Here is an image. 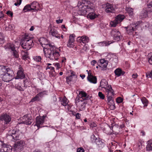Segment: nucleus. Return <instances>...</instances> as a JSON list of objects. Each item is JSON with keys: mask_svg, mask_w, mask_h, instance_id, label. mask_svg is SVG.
<instances>
[{"mask_svg": "<svg viewBox=\"0 0 152 152\" xmlns=\"http://www.w3.org/2000/svg\"><path fill=\"white\" fill-rule=\"evenodd\" d=\"M89 126L93 128L94 127H96L97 125L96 123H94V122H92L90 123Z\"/></svg>", "mask_w": 152, "mask_h": 152, "instance_id": "bf43d9fd", "label": "nucleus"}, {"mask_svg": "<svg viewBox=\"0 0 152 152\" xmlns=\"http://www.w3.org/2000/svg\"><path fill=\"white\" fill-rule=\"evenodd\" d=\"M34 45L33 39L28 34H25L21 41V46L23 49H30Z\"/></svg>", "mask_w": 152, "mask_h": 152, "instance_id": "39448f33", "label": "nucleus"}, {"mask_svg": "<svg viewBox=\"0 0 152 152\" xmlns=\"http://www.w3.org/2000/svg\"><path fill=\"white\" fill-rule=\"evenodd\" d=\"M34 60L37 62H39L41 60V57L40 56H36L33 57Z\"/></svg>", "mask_w": 152, "mask_h": 152, "instance_id": "09e8293b", "label": "nucleus"}, {"mask_svg": "<svg viewBox=\"0 0 152 152\" xmlns=\"http://www.w3.org/2000/svg\"><path fill=\"white\" fill-rule=\"evenodd\" d=\"M25 147V141L22 140L18 142L15 144V149H18L20 151L23 150L24 148Z\"/></svg>", "mask_w": 152, "mask_h": 152, "instance_id": "dca6fc26", "label": "nucleus"}, {"mask_svg": "<svg viewBox=\"0 0 152 152\" xmlns=\"http://www.w3.org/2000/svg\"><path fill=\"white\" fill-rule=\"evenodd\" d=\"M77 152H84V149L82 147H80L77 148Z\"/></svg>", "mask_w": 152, "mask_h": 152, "instance_id": "680f3d73", "label": "nucleus"}, {"mask_svg": "<svg viewBox=\"0 0 152 152\" xmlns=\"http://www.w3.org/2000/svg\"><path fill=\"white\" fill-rule=\"evenodd\" d=\"M98 96L100 99H104L105 98V96L101 92H99Z\"/></svg>", "mask_w": 152, "mask_h": 152, "instance_id": "864d4df0", "label": "nucleus"}, {"mask_svg": "<svg viewBox=\"0 0 152 152\" xmlns=\"http://www.w3.org/2000/svg\"><path fill=\"white\" fill-rule=\"evenodd\" d=\"M106 57V59H108V61H110L111 59V61H112L113 63V61L115 62V64L118 62L117 57L115 54L111 53L108 55Z\"/></svg>", "mask_w": 152, "mask_h": 152, "instance_id": "aec40b11", "label": "nucleus"}, {"mask_svg": "<svg viewBox=\"0 0 152 152\" xmlns=\"http://www.w3.org/2000/svg\"><path fill=\"white\" fill-rule=\"evenodd\" d=\"M39 41L43 48V51L46 58L52 60H58L60 55V50L49 44L45 38H41Z\"/></svg>", "mask_w": 152, "mask_h": 152, "instance_id": "f257e3e1", "label": "nucleus"}, {"mask_svg": "<svg viewBox=\"0 0 152 152\" xmlns=\"http://www.w3.org/2000/svg\"><path fill=\"white\" fill-rule=\"evenodd\" d=\"M96 137H95V135L93 134L90 137V141L92 144H94L95 142V141L96 140L95 138H96Z\"/></svg>", "mask_w": 152, "mask_h": 152, "instance_id": "8fccbe9b", "label": "nucleus"}, {"mask_svg": "<svg viewBox=\"0 0 152 152\" xmlns=\"http://www.w3.org/2000/svg\"><path fill=\"white\" fill-rule=\"evenodd\" d=\"M118 23H119L115 19L114 20L110 22V25L111 27H115Z\"/></svg>", "mask_w": 152, "mask_h": 152, "instance_id": "c03bdc74", "label": "nucleus"}, {"mask_svg": "<svg viewBox=\"0 0 152 152\" xmlns=\"http://www.w3.org/2000/svg\"><path fill=\"white\" fill-rule=\"evenodd\" d=\"M45 117L44 116H37L35 120V125L37 128L38 129L44 127L43 124L44 123L45 119Z\"/></svg>", "mask_w": 152, "mask_h": 152, "instance_id": "0eeeda50", "label": "nucleus"}, {"mask_svg": "<svg viewBox=\"0 0 152 152\" xmlns=\"http://www.w3.org/2000/svg\"><path fill=\"white\" fill-rule=\"evenodd\" d=\"M13 52V55L14 58H18L19 57L18 52L15 50V48L12 50Z\"/></svg>", "mask_w": 152, "mask_h": 152, "instance_id": "49530a36", "label": "nucleus"}, {"mask_svg": "<svg viewBox=\"0 0 152 152\" xmlns=\"http://www.w3.org/2000/svg\"><path fill=\"white\" fill-rule=\"evenodd\" d=\"M45 94V91L41 92L39 93L31 99L30 102H33L35 101H39L40 99V98L43 97Z\"/></svg>", "mask_w": 152, "mask_h": 152, "instance_id": "f3484780", "label": "nucleus"}, {"mask_svg": "<svg viewBox=\"0 0 152 152\" xmlns=\"http://www.w3.org/2000/svg\"><path fill=\"white\" fill-rule=\"evenodd\" d=\"M111 44L110 41H103L98 43V45L100 46H107Z\"/></svg>", "mask_w": 152, "mask_h": 152, "instance_id": "f704fd0d", "label": "nucleus"}, {"mask_svg": "<svg viewBox=\"0 0 152 152\" xmlns=\"http://www.w3.org/2000/svg\"><path fill=\"white\" fill-rule=\"evenodd\" d=\"M5 42L4 37L2 33L0 32V45H2Z\"/></svg>", "mask_w": 152, "mask_h": 152, "instance_id": "58836bf2", "label": "nucleus"}, {"mask_svg": "<svg viewBox=\"0 0 152 152\" xmlns=\"http://www.w3.org/2000/svg\"><path fill=\"white\" fill-rule=\"evenodd\" d=\"M126 30L128 34H130L133 31L134 29V27L131 26H129L127 27Z\"/></svg>", "mask_w": 152, "mask_h": 152, "instance_id": "79ce46f5", "label": "nucleus"}, {"mask_svg": "<svg viewBox=\"0 0 152 152\" xmlns=\"http://www.w3.org/2000/svg\"><path fill=\"white\" fill-rule=\"evenodd\" d=\"M22 0H14V2H15L14 5L17 6H19L21 4Z\"/></svg>", "mask_w": 152, "mask_h": 152, "instance_id": "3c124183", "label": "nucleus"}, {"mask_svg": "<svg viewBox=\"0 0 152 152\" xmlns=\"http://www.w3.org/2000/svg\"><path fill=\"white\" fill-rule=\"evenodd\" d=\"M126 10L129 15L130 16H132L133 15V9L132 8L126 7Z\"/></svg>", "mask_w": 152, "mask_h": 152, "instance_id": "37998d69", "label": "nucleus"}, {"mask_svg": "<svg viewBox=\"0 0 152 152\" xmlns=\"http://www.w3.org/2000/svg\"><path fill=\"white\" fill-rule=\"evenodd\" d=\"M151 6H148V7L145 8L146 12L148 14V17H152V8Z\"/></svg>", "mask_w": 152, "mask_h": 152, "instance_id": "2f4dec72", "label": "nucleus"}, {"mask_svg": "<svg viewBox=\"0 0 152 152\" xmlns=\"http://www.w3.org/2000/svg\"><path fill=\"white\" fill-rule=\"evenodd\" d=\"M78 6L79 7V10L78 13L80 15H84L87 13L89 14L94 12L93 6L85 5L83 2L78 4Z\"/></svg>", "mask_w": 152, "mask_h": 152, "instance_id": "20e7f679", "label": "nucleus"}, {"mask_svg": "<svg viewBox=\"0 0 152 152\" xmlns=\"http://www.w3.org/2000/svg\"><path fill=\"white\" fill-rule=\"evenodd\" d=\"M77 78H75L74 77H72V76H69L66 77V81L68 84H69L71 82L73 83L75 82V81L77 80Z\"/></svg>", "mask_w": 152, "mask_h": 152, "instance_id": "bb28decb", "label": "nucleus"}, {"mask_svg": "<svg viewBox=\"0 0 152 152\" xmlns=\"http://www.w3.org/2000/svg\"><path fill=\"white\" fill-rule=\"evenodd\" d=\"M136 26H137L139 25L141 27H142V25H143L145 24V23L142 22L141 20L138 21L136 23Z\"/></svg>", "mask_w": 152, "mask_h": 152, "instance_id": "5fc2aeb1", "label": "nucleus"}, {"mask_svg": "<svg viewBox=\"0 0 152 152\" xmlns=\"http://www.w3.org/2000/svg\"><path fill=\"white\" fill-rule=\"evenodd\" d=\"M102 7L105 9L106 12L107 13H114L115 12V7L112 4L107 3L104 4L102 5Z\"/></svg>", "mask_w": 152, "mask_h": 152, "instance_id": "6e6552de", "label": "nucleus"}, {"mask_svg": "<svg viewBox=\"0 0 152 152\" xmlns=\"http://www.w3.org/2000/svg\"><path fill=\"white\" fill-rule=\"evenodd\" d=\"M111 36L113 37V39L115 41H118L121 39V34L118 30L114 29L111 32Z\"/></svg>", "mask_w": 152, "mask_h": 152, "instance_id": "9b49d317", "label": "nucleus"}, {"mask_svg": "<svg viewBox=\"0 0 152 152\" xmlns=\"http://www.w3.org/2000/svg\"><path fill=\"white\" fill-rule=\"evenodd\" d=\"M108 129L111 130L112 134H117L121 132V129L120 128L119 124H112Z\"/></svg>", "mask_w": 152, "mask_h": 152, "instance_id": "423d86ee", "label": "nucleus"}, {"mask_svg": "<svg viewBox=\"0 0 152 152\" xmlns=\"http://www.w3.org/2000/svg\"><path fill=\"white\" fill-rule=\"evenodd\" d=\"M114 72L115 75L117 77H119L122 75H124L125 73V72L123 71L120 68H118L116 69L115 70Z\"/></svg>", "mask_w": 152, "mask_h": 152, "instance_id": "5701e85b", "label": "nucleus"}, {"mask_svg": "<svg viewBox=\"0 0 152 152\" xmlns=\"http://www.w3.org/2000/svg\"><path fill=\"white\" fill-rule=\"evenodd\" d=\"M53 65L56 67V69H58L61 67L60 64L59 63H54Z\"/></svg>", "mask_w": 152, "mask_h": 152, "instance_id": "052dcab7", "label": "nucleus"}, {"mask_svg": "<svg viewBox=\"0 0 152 152\" xmlns=\"http://www.w3.org/2000/svg\"><path fill=\"white\" fill-rule=\"evenodd\" d=\"M69 101L67 98L64 96L61 101V104L64 106H66L68 104Z\"/></svg>", "mask_w": 152, "mask_h": 152, "instance_id": "a19ab883", "label": "nucleus"}, {"mask_svg": "<svg viewBox=\"0 0 152 152\" xmlns=\"http://www.w3.org/2000/svg\"><path fill=\"white\" fill-rule=\"evenodd\" d=\"M145 9H143V10L141 11L140 15L139 18L140 19H142L146 18L148 16V14L146 12Z\"/></svg>", "mask_w": 152, "mask_h": 152, "instance_id": "c85d7f7f", "label": "nucleus"}, {"mask_svg": "<svg viewBox=\"0 0 152 152\" xmlns=\"http://www.w3.org/2000/svg\"><path fill=\"white\" fill-rule=\"evenodd\" d=\"M48 69H50V70L52 72H55V68L53 67L52 66H47L46 68V70H47Z\"/></svg>", "mask_w": 152, "mask_h": 152, "instance_id": "13d9d810", "label": "nucleus"}, {"mask_svg": "<svg viewBox=\"0 0 152 152\" xmlns=\"http://www.w3.org/2000/svg\"><path fill=\"white\" fill-rule=\"evenodd\" d=\"M22 123L27 125H30L33 122V120L30 115H25L23 118Z\"/></svg>", "mask_w": 152, "mask_h": 152, "instance_id": "f8f14e48", "label": "nucleus"}, {"mask_svg": "<svg viewBox=\"0 0 152 152\" xmlns=\"http://www.w3.org/2000/svg\"><path fill=\"white\" fill-rule=\"evenodd\" d=\"M4 48L5 49L11 50L12 51L15 48L14 45L11 43H7L4 46Z\"/></svg>", "mask_w": 152, "mask_h": 152, "instance_id": "7c9ffc66", "label": "nucleus"}, {"mask_svg": "<svg viewBox=\"0 0 152 152\" xmlns=\"http://www.w3.org/2000/svg\"><path fill=\"white\" fill-rule=\"evenodd\" d=\"M88 76L87 77L88 80L91 83L94 84L96 83L97 82L96 77L93 75L91 70H89L88 72Z\"/></svg>", "mask_w": 152, "mask_h": 152, "instance_id": "4468645a", "label": "nucleus"}, {"mask_svg": "<svg viewBox=\"0 0 152 152\" xmlns=\"http://www.w3.org/2000/svg\"><path fill=\"white\" fill-rule=\"evenodd\" d=\"M24 70L22 67L20 66L19 68L17 75L15 77V79H23L25 77V75L24 73Z\"/></svg>", "mask_w": 152, "mask_h": 152, "instance_id": "2eb2a0df", "label": "nucleus"}, {"mask_svg": "<svg viewBox=\"0 0 152 152\" xmlns=\"http://www.w3.org/2000/svg\"><path fill=\"white\" fill-rule=\"evenodd\" d=\"M7 14L11 17H12L13 16V13L10 11H7Z\"/></svg>", "mask_w": 152, "mask_h": 152, "instance_id": "338daca9", "label": "nucleus"}, {"mask_svg": "<svg viewBox=\"0 0 152 152\" xmlns=\"http://www.w3.org/2000/svg\"><path fill=\"white\" fill-rule=\"evenodd\" d=\"M15 88L17 89L20 91H23L24 89L22 87V85L20 83H18L15 85Z\"/></svg>", "mask_w": 152, "mask_h": 152, "instance_id": "4c0bfd02", "label": "nucleus"}, {"mask_svg": "<svg viewBox=\"0 0 152 152\" xmlns=\"http://www.w3.org/2000/svg\"><path fill=\"white\" fill-rule=\"evenodd\" d=\"M141 100L142 103L144 104V109L148 105L149 101L145 97H144L142 98L141 99Z\"/></svg>", "mask_w": 152, "mask_h": 152, "instance_id": "c756f323", "label": "nucleus"}, {"mask_svg": "<svg viewBox=\"0 0 152 152\" xmlns=\"http://www.w3.org/2000/svg\"><path fill=\"white\" fill-rule=\"evenodd\" d=\"M80 96H79V98L77 100L78 102H83L84 100L88 99V97L87 96V94L85 92H80Z\"/></svg>", "mask_w": 152, "mask_h": 152, "instance_id": "4be33fe9", "label": "nucleus"}, {"mask_svg": "<svg viewBox=\"0 0 152 152\" xmlns=\"http://www.w3.org/2000/svg\"><path fill=\"white\" fill-rule=\"evenodd\" d=\"M80 105L79 106V108L80 111L84 110L85 109L86 104L85 102H81Z\"/></svg>", "mask_w": 152, "mask_h": 152, "instance_id": "c9c22d12", "label": "nucleus"}, {"mask_svg": "<svg viewBox=\"0 0 152 152\" xmlns=\"http://www.w3.org/2000/svg\"><path fill=\"white\" fill-rule=\"evenodd\" d=\"M148 56V62L151 65H152V53H149Z\"/></svg>", "mask_w": 152, "mask_h": 152, "instance_id": "de8ad7c7", "label": "nucleus"}, {"mask_svg": "<svg viewBox=\"0 0 152 152\" xmlns=\"http://www.w3.org/2000/svg\"><path fill=\"white\" fill-rule=\"evenodd\" d=\"M14 26L12 25H9L8 27L9 29L8 30H12L14 28Z\"/></svg>", "mask_w": 152, "mask_h": 152, "instance_id": "774afa93", "label": "nucleus"}, {"mask_svg": "<svg viewBox=\"0 0 152 152\" xmlns=\"http://www.w3.org/2000/svg\"><path fill=\"white\" fill-rule=\"evenodd\" d=\"M9 133H10L14 140H17L19 139L21 132L17 128H14L12 131H10Z\"/></svg>", "mask_w": 152, "mask_h": 152, "instance_id": "9d476101", "label": "nucleus"}, {"mask_svg": "<svg viewBox=\"0 0 152 152\" xmlns=\"http://www.w3.org/2000/svg\"><path fill=\"white\" fill-rule=\"evenodd\" d=\"M125 18V16L123 15L119 14L117 16L115 19L118 23L121 22Z\"/></svg>", "mask_w": 152, "mask_h": 152, "instance_id": "cd10ccee", "label": "nucleus"}, {"mask_svg": "<svg viewBox=\"0 0 152 152\" xmlns=\"http://www.w3.org/2000/svg\"><path fill=\"white\" fill-rule=\"evenodd\" d=\"M146 149L147 151L152 150V139L148 141Z\"/></svg>", "mask_w": 152, "mask_h": 152, "instance_id": "72a5a7b5", "label": "nucleus"}, {"mask_svg": "<svg viewBox=\"0 0 152 152\" xmlns=\"http://www.w3.org/2000/svg\"><path fill=\"white\" fill-rule=\"evenodd\" d=\"M12 148L11 146L5 144L4 145L3 147L1 150V151L2 152H11L12 151Z\"/></svg>", "mask_w": 152, "mask_h": 152, "instance_id": "393cba45", "label": "nucleus"}, {"mask_svg": "<svg viewBox=\"0 0 152 152\" xmlns=\"http://www.w3.org/2000/svg\"><path fill=\"white\" fill-rule=\"evenodd\" d=\"M76 118L79 119L80 118V117L81 116V115L79 113H77L75 114V115Z\"/></svg>", "mask_w": 152, "mask_h": 152, "instance_id": "e2e57ef3", "label": "nucleus"}, {"mask_svg": "<svg viewBox=\"0 0 152 152\" xmlns=\"http://www.w3.org/2000/svg\"><path fill=\"white\" fill-rule=\"evenodd\" d=\"M98 15H97L94 13H93V12L90 13L88 14V15L89 17L91 19H94L97 17Z\"/></svg>", "mask_w": 152, "mask_h": 152, "instance_id": "ea45409f", "label": "nucleus"}, {"mask_svg": "<svg viewBox=\"0 0 152 152\" xmlns=\"http://www.w3.org/2000/svg\"><path fill=\"white\" fill-rule=\"evenodd\" d=\"M106 80L104 79L101 80L100 82V86L102 88H104L105 89V95L107 97V101L110 102L111 101H113V96L114 95V90L112 89L110 85H107Z\"/></svg>", "mask_w": 152, "mask_h": 152, "instance_id": "f03ea898", "label": "nucleus"}, {"mask_svg": "<svg viewBox=\"0 0 152 152\" xmlns=\"http://www.w3.org/2000/svg\"><path fill=\"white\" fill-rule=\"evenodd\" d=\"M75 35L74 34L70 35L67 44V46L68 47L70 48H73L74 47V44L75 41Z\"/></svg>", "mask_w": 152, "mask_h": 152, "instance_id": "412c9836", "label": "nucleus"}, {"mask_svg": "<svg viewBox=\"0 0 152 152\" xmlns=\"http://www.w3.org/2000/svg\"><path fill=\"white\" fill-rule=\"evenodd\" d=\"M117 146V145L114 142L110 143L108 146L109 150V152H113L114 150H115Z\"/></svg>", "mask_w": 152, "mask_h": 152, "instance_id": "a878e982", "label": "nucleus"}, {"mask_svg": "<svg viewBox=\"0 0 152 152\" xmlns=\"http://www.w3.org/2000/svg\"><path fill=\"white\" fill-rule=\"evenodd\" d=\"M30 4L31 7V10L33 11H37L41 9L39 4L36 1H33Z\"/></svg>", "mask_w": 152, "mask_h": 152, "instance_id": "a211bd4d", "label": "nucleus"}, {"mask_svg": "<svg viewBox=\"0 0 152 152\" xmlns=\"http://www.w3.org/2000/svg\"><path fill=\"white\" fill-rule=\"evenodd\" d=\"M1 67L2 72L4 73L1 75L2 80L7 82H9L12 79L14 76L13 70L4 66H1Z\"/></svg>", "mask_w": 152, "mask_h": 152, "instance_id": "7ed1b4c3", "label": "nucleus"}, {"mask_svg": "<svg viewBox=\"0 0 152 152\" xmlns=\"http://www.w3.org/2000/svg\"><path fill=\"white\" fill-rule=\"evenodd\" d=\"M108 62V60H106L104 59H102L99 60L97 63L98 66L101 67L103 70H105Z\"/></svg>", "mask_w": 152, "mask_h": 152, "instance_id": "ddd939ff", "label": "nucleus"}, {"mask_svg": "<svg viewBox=\"0 0 152 152\" xmlns=\"http://www.w3.org/2000/svg\"><path fill=\"white\" fill-rule=\"evenodd\" d=\"M50 34L53 36L55 37H56L59 39L60 38V35L58 34L57 30L54 28L51 29L49 32Z\"/></svg>", "mask_w": 152, "mask_h": 152, "instance_id": "b1692460", "label": "nucleus"}, {"mask_svg": "<svg viewBox=\"0 0 152 152\" xmlns=\"http://www.w3.org/2000/svg\"><path fill=\"white\" fill-rule=\"evenodd\" d=\"M109 126H108L107 128H104L103 129V132L107 134H112L111 130L108 129Z\"/></svg>", "mask_w": 152, "mask_h": 152, "instance_id": "a18cd8bd", "label": "nucleus"}, {"mask_svg": "<svg viewBox=\"0 0 152 152\" xmlns=\"http://www.w3.org/2000/svg\"><path fill=\"white\" fill-rule=\"evenodd\" d=\"M0 120L4 121L5 124H7L11 121V116L6 113H3L0 115Z\"/></svg>", "mask_w": 152, "mask_h": 152, "instance_id": "1a4fd4ad", "label": "nucleus"}, {"mask_svg": "<svg viewBox=\"0 0 152 152\" xmlns=\"http://www.w3.org/2000/svg\"><path fill=\"white\" fill-rule=\"evenodd\" d=\"M4 144L5 143L3 141L0 140V151H1V150L4 146Z\"/></svg>", "mask_w": 152, "mask_h": 152, "instance_id": "0e129e2a", "label": "nucleus"}, {"mask_svg": "<svg viewBox=\"0 0 152 152\" xmlns=\"http://www.w3.org/2000/svg\"><path fill=\"white\" fill-rule=\"evenodd\" d=\"M32 11V10H31V7L30 4H28L25 6L23 9V11L24 12Z\"/></svg>", "mask_w": 152, "mask_h": 152, "instance_id": "e433bc0d", "label": "nucleus"}, {"mask_svg": "<svg viewBox=\"0 0 152 152\" xmlns=\"http://www.w3.org/2000/svg\"><path fill=\"white\" fill-rule=\"evenodd\" d=\"M21 55L22 57V58L24 60H27V58H28V54L27 51H25L22 50L21 51Z\"/></svg>", "mask_w": 152, "mask_h": 152, "instance_id": "473e14b6", "label": "nucleus"}, {"mask_svg": "<svg viewBox=\"0 0 152 152\" xmlns=\"http://www.w3.org/2000/svg\"><path fill=\"white\" fill-rule=\"evenodd\" d=\"M123 99L121 97H118L116 99V102L118 103H120L122 102Z\"/></svg>", "mask_w": 152, "mask_h": 152, "instance_id": "6e6d98bb", "label": "nucleus"}, {"mask_svg": "<svg viewBox=\"0 0 152 152\" xmlns=\"http://www.w3.org/2000/svg\"><path fill=\"white\" fill-rule=\"evenodd\" d=\"M77 41L81 43L82 42L84 44L88 42L89 41V38L86 36H83L81 37H79L77 38Z\"/></svg>", "mask_w": 152, "mask_h": 152, "instance_id": "6ab92c4d", "label": "nucleus"}, {"mask_svg": "<svg viewBox=\"0 0 152 152\" xmlns=\"http://www.w3.org/2000/svg\"><path fill=\"white\" fill-rule=\"evenodd\" d=\"M96 140L95 141V142L94 144H95L96 145H101L102 143V142L101 141L99 138H95Z\"/></svg>", "mask_w": 152, "mask_h": 152, "instance_id": "603ef678", "label": "nucleus"}, {"mask_svg": "<svg viewBox=\"0 0 152 152\" xmlns=\"http://www.w3.org/2000/svg\"><path fill=\"white\" fill-rule=\"evenodd\" d=\"M70 76H72V77H74L75 78H77V75H75V72L72 71L71 73V75Z\"/></svg>", "mask_w": 152, "mask_h": 152, "instance_id": "69168bd1", "label": "nucleus"}, {"mask_svg": "<svg viewBox=\"0 0 152 152\" xmlns=\"http://www.w3.org/2000/svg\"><path fill=\"white\" fill-rule=\"evenodd\" d=\"M65 108L68 110V111H70V109L71 108V105L67 104L66 106H64Z\"/></svg>", "mask_w": 152, "mask_h": 152, "instance_id": "4d7b16f0", "label": "nucleus"}]
</instances>
